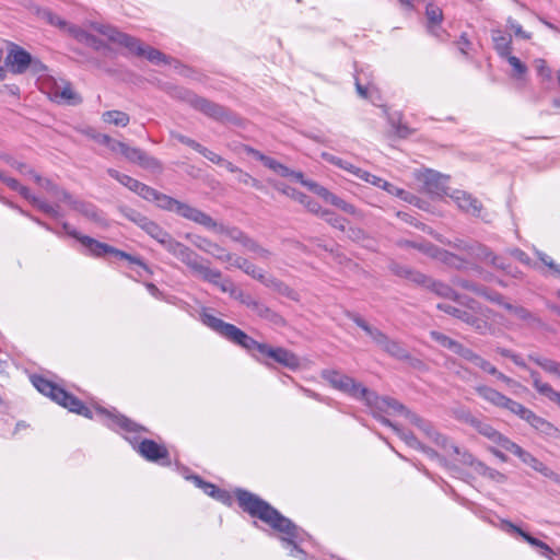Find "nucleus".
<instances>
[{"label": "nucleus", "instance_id": "21", "mask_svg": "<svg viewBox=\"0 0 560 560\" xmlns=\"http://www.w3.org/2000/svg\"><path fill=\"white\" fill-rule=\"evenodd\" d=\"M502 524H503L504 529H506L508 532H513V533L518 534L526 542H528L530 546L537 548L540 551L541 556H544L548 559H551L552 556L555 555V551L547 544L533 537L530 534L523 530L522 528H520L512 522L503 521Z\"/></svg>", "mask_w": 560, "mask_h": 560}, {"label": "nucleus", "instance_id": "15", "mask_svg": "<svg viewBox=\"0 0 560 560\" xmlns=\"http://www.w3.org/2000/svg\"><path fill=\"white\" fill-rule=\"evenodd\" d=\"M121 155L125 156L129 162L137 163L141 167L152 172H161L163 168L162 163L156 158L147 154L139 148H133L126 144Z\"/></svg>", "mask_w": 560, "mask_h": 560}, {"label": "nucleus", "instance_id": "12", "mask_svg": "<svg viewBox=\"0 0 560 560\" xmlns=\"http://www.w3.org/2000/svg\"><path fill=\"white\" fill-rule=\"evenodd\" d=\"M475 392L489 404L498 408L506 409L510 412L516 415L517 417H520L523 409L525 408L524 405L506 397L502 393L487 385H477L475 387Z\"/></svg>", "mask_w": 560, "mask_h": 560}, {"label": "nucleus", "instance_id": "10", "mask_svg": "<svg viewBox=\"0 0 560 560\" xmlns=\"http://www.w3.org/2000/svg\"><path fill=\"white\" fill-rule=\"evenodd\" d=\"M80 243L84 247V250L82 252L84 255L101 258L107 254H112L120 259L128 260L130 264L140 266L145 271H149V267L140 257L132 256L124 250L113 247L106 243H102L93 237L84 235L83 237H80Z\"/></svg>", "mask_w": 560, "mask_h": 560}, {"label": "nucleus", "instance_id": "5", "mask_svg": "<svg viewBox=\"0 0 560 560\" xmlns=\"http://www.w3.org/2000/svg\"><path fill=\"white\" fill-rule=\"evenodd\" d=\"M32 384L34 387L45 396L51 398V400L56 401L58 405L67 408L69 411L83 416L85 418L92 419L94 417L93 411L86 407L83 401L68 393L63 388L59 387L55 383L49 380L40 376L33 375Z\"/></svg>", "mask_w": 560, "mask_h": 560}, {"label": "nucleus", "instance_id": "1", "mask_svg": "<svg viewBox=\"0 0 560 560\" xmlns=\"http://www.w3.org/2000/svg\"><path fill=\"white\" fill-rule=\"evenodd\" d=\"M200 320L222 338L245 349L257 360L260 359L254 354L255 351L262 358L272 359L275 362L293 371L298 370L301 365L299 357L292 351L282 347H271L268 343L258 342L235 325L210 314L207 308L201 311Z\"/></svg>", "mask_w": 560, "mask_h": 560}, {"label": "nucleus", "instance_id": "47", "mask_svg": "<svg viewBox=\"0 0 560 560\" xmlns=\"http://www.w3.org/2000/svg\"><path fill=\"white\" fill-rule=\"evenodd\" d=\"M107 174L112 178L116 179L117 182H119L121 185H124L125 187H127L129 190H131L133 192H135L136 187L139 184L138 179H136L129 175L122 174L114 168H108Z\"/></svg>", "mask_w": 560, "mask_h": 560}, {"label": "nucleus", "instance_id": "59", "mask_svg": "<svg viewBox=\"0 0 560 560\" xmlns=\"http://www.w3.org/2000/svg\"><path fill=\"white\" fill-rule=\"evenodd\" d=\"M265 166L282 177H290L292 174V170H290L289 167H287L285 165L281 164L280 162L272 158H269V160H267Z\"/></svg>", "mask_w": 560, "mask_h": 560}, {"label": "nucleus", "instance_id": "40", "mask_svg": "<svg viewBox=\"0 0 560 560\" xmlns=\"http://www.w3.org/2000/svg\"><path fill=\"white\" fill-rule=\"evenodd\" d=\"M102 119L106 124H112L120 127H126L130 121L129 115L121 110H107L103 113Z\"/></svg>", "mask_w": 560, "mask_h": 560}, {"label": "nucleus", "instance_id": "50", "mask_svg": "<svg viewBox=\"0 0 560 560\" xmlns=\"http://www.w3.org/2000/svg\"><path fill=\"white\" fill-rule=\"evenodd\" d=\"M120 213L128 219L129 221L137 224L140 229L144 225V223L148 221V217L143 215L141 212H139L136 209H132L130 207H120L119 208Z\"/></svg>", "mask_w": 560, "mask_h": 560}, {"label": "nucleus", "instance_id": "38", "mask_svg": "<svg viewBox=\"0 0 560 560\" xmlns=\"http://www.w3.org/2000/svg\"><path fill=\"white\" fill-rule=\"evenodd\" d=\"M261 283L283 296L291 298V299L294 298L293 290L289 285H287L284 282H282L281 280H279L275 277L266 276L265 281H262Z\"/></svg>", "mask_w": 560, "mask_h": 560}, {"label": "nucleus", "instance_id": "35", "mask_svg": "<svg viewBox=\"0 0 560 560\" xmlns=\"http://www.w3.org/2000/svg\"><path fill=\"white\" fill-rule=\"evenodd\" d=\"M190 479L195 482V485L198 488L202 489L206 494H208L212 498H215L221 501H225L229 498V495L225 491L219 489L213 483L202 480V478L199 476H196V475L191 476Z\"/></svg>", "mask_w": 560, "mask_h": 560}, {"label": "nucleus", "instance_id": "31", "mask_svg": "<svg viewBox=\"0 0 560 560\" xmlns=\"http://www.w3.org/2000/svg\"><path fill=\"white\" fill-rule=\"evenodd\" d=\"M493 47L501 58H505L512 54V38L510 35L503 34L500 30L491 32Z\"/></svg>", "mask_w": 560, "mask_h": 560}, {"label": "nucleus", "instance_id": "34", "mask_svg": "<svg viewBox=\"0 0 560 560\" xmlns=\"http://www.w3.org/2000/svg\"><path fill=\"white\" fill-rule=\"evenodd\" d=\"M70 30H71V36L73 38H75L80 43H83V44L92 47L95 50H101L106 47V44L102 39L88 33L86 31L82 30L79 26H75V28H70Z\"/></svg>", "mask_w": 560, "mask_h": 560}, {"label": "nucleus", "instance_id": "45", "mask_svg": "<svg viewBox=\"0 0 560 560\" xmlns=\"http://www.w3.org/2000/svg\"><path fill=\"white\" fill-rule=\"evenodd\" d=\"M453 285L459 287L464 290L470 291L476 293L477 295H480V293H486V287L480 285L474 281L460 278V277H453L451 280Z\"/></svg>", "mask_w": 560, "mask_h": 560}, {"label": "nucleus", "instance_id": "33", "mask_svg": "<svg viewBox=\"0 0 560 560\" xmlns=\"http://www.w3.org/2000/svg\"><path fill=\"white\" fill-rule=\"evenodd\" d=\"M381 348L390 357L399 361H409L412 359L408 350L404 348L400 342L390 339L388 336L384 343H382Z\"/></svg>", "mask_w": 560, "mask_h": 560}, {"label": "nucleus", "instance_id": "54", "mask_svg": "<svg viewBox=\"0 0 560 560\" xmlns=\"http://www.w3.org/2000/svg\"><path fill=\"white\" fill-rule=\"evenodd\" d=\"M438 241L453 248H456L459 252L466 253L467 255H469L472 245V242H468L462 238H455L454 241H451L444 237H438Z\"/></svg>", "mask_w": 560, "mask_h": 560}, {"label": "nucleus", "instance_id": "56", "mask_svg": "<svg viewBox=\"0 0 560 560\" xmlns=\"http://www.w3.org/2000/svg\"><path fill=\"white\" fill-rule=\"evenodd\" d=\"M425 15H427L429 25L440 24L443 20L442 10L432 3H429L427 5Z\"/></svg>", "mask_w": 560, "mask_h": 560}, {"label": "nucleus", "instance_id": "6", "mask_svg": "<svg viewBox=\"0 0 560 560\" xmlns=\"http://www.w3.org/2000/svg\"><path fill=\"white\" fill-rule=\"evenodd\" d=\"M167 252L185 264L194 275L200 277L203 281L218 284V280L222 277L220 270L211 269L207 264H203L202 257L176 240Z\"/></svg>", "mask_w": 560, "mask_h": 560}, {"label": "nucleus", "instance_id": "42", "mask_svg": "<svg viewBox=\"0 0 560 560\" xmlns=\"http://www.w3.org/2000/svg\"><path fill=\"white\" fill-rule=\"evenodd\" d=\"M506 451L516 455L524 464L528 465L533 469L539 460L537 457L522 448L518 444L514 443L513 441L511 442Z\"/></svg>", "mask_w": 560, "mask_h": 560}, {"label": "nucleus", "instance_id": "52", "mask_svg": "<svg viewBox=\"0 0 560 560\" xmlns=\"http://www.w3.org/2000/svg\"><path fill=\"white\" fill-rule=\"evenodd\" d=\"M396 432V434L410 447L418 450L422 447V443L415 436L411 431H406L393 423L390 427Z\"/></svg>", "mask_w": 560, "mask_h": 560}, {"label": "nucleus", "instance_id": "41", "mask_svg": "<svg viewBox=\"0 0 560 560\" xmlns=\"http://www.w3.org/2000/svg\"><path fill=\"white\" fill-rule=\"evenodd\" d=\"M70 207L93 221L100 220L96 207L90 202L74 199Z\"/></svg>", "mask_w": 560, "mask_h": 560}, {"label": "nucleus", "instance_id": "51", "mask_svg": "<svg viewBox=\"0 0 560 560\" xmlns=\"http://www.w3.org/2000/svg\"><path fill=\"white\" fill-rule=\"evenodd\" d=\"M330 205L339 208L346 213L352 214L354 217L361 218L362 213L351 203L347 202L346 200L341 199L340 197L332 194L329 202Z\"/></svg>", "mask_w": 560, "mask_h": 560}, {"label": "nucleus", "instance_id": "16", "mask_svg": "<svg viewBox=\"0 0 560 560\" xmlns=\"http://www.w3.org/2000/svg\"><path fill=\"white\" fill-rule=\"evenodd\" d=\"M31 56L24 48L13 44L5 57V65L14 74L25 73L31 63Z\"/></svg>", "mask_w": 560, "mask_h": 560}, {"label": "nucleus", "instance_id": "63", "mask_svg": "<svg viewBox=\"0 0 560 560\" xmlns=\"http://www.w3.org/2000/svg\"><path fill=\"white\" fill-rule=\"evenodd\" d=\"M509 65L513 68L516 75L521 77L527 71V67L515 56L510 54L504 58Z\"/></svg>", "mask_w": 560, "mask_h": 560}, {"label": "nucleus", "instance_id": "53", "mask_svg": "<svg viewBox=\"0 0 560 560\" xmlns=\"http://www.w3.org/2000/svg\"><path fill=\"white\" fill-rule=\"evenodd\" d=\"M320 217L323 219H325V221L328 224H330L332 228L338 229L341 232H346V225H347L346 219L337 215L336 213H334L327 209L320 212Z\"/></svg>", "mask_w": 560, "mask_h": 560}, {"label": "nucleus", "instance_id": "22", "mask_svg": "<svg viewBox=\"0 0 560 560\" xmlns=\"http://www.w3.org/2000/svg\"><path fill=\"white\" fill-rule=\"evenodd\" d=\"M423 250L448 267L460 270L466 266V260L463 257L434 245H429Z\"/></svg>", "mask_w": 560, "mask_h": 560}, {"label": "nucleus", "instance_id": "43", "mask_svg": "<svg viewBox=\"0 0 560 560\" xmlns=\"http://www.w3.org/2000/svg\"><path fill=\"white\" fill-rule=\"evenodd\" d=\"M520 320L525 322L529 326L542 327V320L527 308L517 305L515 313L513 314Z\"/></svg>", "mask_w": 560, "mask_h": 560}, {"label": "nucleus", "instance_id": "3", "mask_svg": "<svg viewBox=\"0 0 560 560\" xmlns=\"http://www.w3.org/2000/svg\"><path fill=\"white\" fill-rule=\"evenodd\" d=\"M95 413L106 419V424L113 430H120L126 434V439L130 443H138L137 452L147 460L153 463H160L162 465H171L170 453L164 445L158 444L155 441L150 439H143L139 441V434L148 432V430L116 411H109L102 407L95 408Z\"/></svg>", "mask_w": 560, "mask_h": 560}, {"label": "nucleus", "instance_id": "18", "mask_svg": "<svg viewBox=\"0 0 560 560\" xmlns=\"http://www.w3.org/2000/svg\"><path fill=\"white\" fill-rule=\"evenodd\" d=\"M190 240H191V243L197 248H199L200 250H202L209 255H212L218 260L230 262L233 259L232 254L228 253L222 246H220L217 243H213L212 241H210L206 237L196 235V236L191 237Z\"/></svg>", "mask_w": 560, "mask_h": 560}, {"label": "nucleus", "instance_id": "17", "mask_svg": "<svg viewBox=\"0 0 560 560\" xmlns=\"http://www.w3.org/2000/svg\"><path fill=\"white\" fill-rule=\"evenodd\" d=\"M427 288L438 296L450 299L459 303L460 305L472 308L471 303H474V300L468 296L460 295L450 284L431 279Z\"/></svg>", "mask_w": 560, "mask_h": 560}, {"label": "nucleus", "instance_id": "64", "mask_svg": "<svg viewBox=\"0 0 560 560\" xmlns=\"http://www.w3.org/2000/svg\"><path fill=\"white\" fill-rule=\"evenodd\" d=\"M537 256H538L539 260L544 265H546L556 277L560 278V265L556 264L552 260V258L550 256L546 255L545 253L537 252Z\"/></svg>", "mask_w": 560, "mask_h": 560}, {"label": "nucleus", "instance_id": "4", "mask_svg": "<svg viewBox=\"0 0 560 560\" xmlns=\"http://www.w3.org/2000/svg\"><path fill=\"white\" fill-rule=\"evenodd\" d=\"M91 26L100 34L106 36L110 42L126 47L136 56L145 57L153 63L168 62V57L165 54L150 46H144L140 39L122 33L112 25L92 23Z\"/></svg>", "mask_w": 560, "mask_h": 560}, {"label": "nucleus", "instance_id": "60", "mask_svg": "<svg viewBox=\"0 0 560 560\" xmlns=\"http://www.w3.org/2000/svg\"><path fill=\"white\" fill-rule=\"evenodd\" d=\"M30 176L34 179V182L44 188L47 192L52 194L57 185L52 183L48 178H43L40 175H38L34 170H28Z\"/></svg>", "mask_w": 560, "mask_h": 560}, {"label": "nucleus", "instance_id": "30", "mask_svg": "<svg viewBox=\"0 0 560 560\" xmlns=\"http://www.w3.org/2000/svg\"><path fill=\"white\" fill-rule=\"evenodd\" d=\"M420 179L430 194L440 195L444 189L445 180L436 172L428 170L421 175Z\"/></svg>", "mask_w": 560, "mask_h": 560}, {"label": "nucleus", "instance_id": "8", "mask_svg": "<svg viewBox=\"0 0 560 560\" xmlns=\"http://www.w3.org/2000/svg\"><path fill=\"white\" fill-rule=\"evenodd\" d=\"M359 400L364 401L365 405L372 409L374 418L387 427H392L393 422L383 417L382 413H387L390 410L394 412L404 413L406 410V407L398 400L388 396H378L375 392L370 390L365 386L363 389H361Z\"/></svg>", "mask_w": 560, "mask_h": 560}, {"label": "nucleus", "instance_id": "61", "mask_svg": "<svg viewBox=\"0 0 560 560\" xmlns=\"http://www.w3.org/2000/svg\"><path fill=\"white\" fill-rule=\"evenodd\" d=\"M304 185L308 187L317 196L322 197L326 202H329L332 192H330L327 188L315 182L304 183Z\"/></svg>", "mask_w": 560, "mask_h": 560}, {"label": "nucleus", "instance_id": "58", "mask_svg": "<svg viewBox=\"0 0 560 560\" xmlns=\"http://www.w3.org/2000/svg\"><path fill=\"white\" fill-rule=\"evenodd\" d=\"M135 192L148 201H154L159 191L139 182L138 186L135 189Z\"/></svg>", "mask_w": 560, "mask_h": 560}, {"label": "nucleus", "instance_id": "26", "mask_svg": "<svg viewBox=\"0 0 560 560\" xmlns=\"http://www.w3.org/2000/svg\"><path fill=\"white\" fill-rule=\"evenodd\" d=\"M252 312H254L258 317L268 320L269 323L276 326H283L285 324L283 317L279 315L277 312L271 310L261 301L254 299L248 307Z\"/></svg>", "mask_w": 560, "mask_h": 560}, {"label": "nucleus", "instance_id": "49", "mask_svg": "<svg viewBox=\"0 0 560 560\" xmlns=\"http://www.w3.org/2000/svg\"><path fill=\"white\" fill-rule=\"evenodd\" d=\"M32 205L51 218L58 219L61 217V212L59 210L58 205H55V206L50 205L47 201H45L44 199H40L38 197H36V199H34Z\"/></svg>", "mask_w": 560, "mask_h": 560}, {"label": "nucleus", "instance_id": "23", "mask_svg": "<svg viewBox=\"0 0 560 560\" xmlns=\"http://www.w3.org/2000/svg\"><path fill=\"white\" fill-rule=\"evenodd\" d=\"M456 205L459 209L463 211L470 213L471 215L479 217L482 205L481 202L472 197L470 194L463 191V190H456L454 195L452 196Z\"/></svg>", "mask_w": 560, "mask_h": 560}, {"label": "nucleus", "instance_id": "27", "mask_svg": "<svg viewBox=\"0 0 560 560\" xmlns=\"http://www.w3.org/2000/svg\"><path fill=\"white\" fill-rule=\"evenodd\" d=\"M36 15L44 20L46 23H48L51 26H55L59 28L61 32H65L71 36V30L75 28L77 25H73L66 20H63L61 16L55 14L50 9L48 8H36L35 10Z\"/></svg>", "mask_w": 560, "mask_h": 560}, {"label": "nucleus", "instance_id": "24", "mask_svg": "<svg viewBox=\"0 0 560 560\" xmlns=\"http://www.w3.org/2000/svg\"><path fill=\"white\" fill-rule=\"evenodd\" d=\"M472 428L491 442L500 445L505 451L512 442L509 438L497 431L490 423L485 422L481 419H478Z\"/></svg>", "mask_w": 560, "mask_h": 560}, {"label": "nucleus", "instance_id": "2", "mask_svg": "<svg viewBox=\"0 0 560 560\" xmlns=\"http://www.w3.org/2000/svg\"><path fill=\"white\" fill-rule=\"evenodd\" d=\"M235 494L238 505L244 512L280 533L281 539L292 546L290 555L305 560L306 553L299 547V542L303 541L306 536L302 528L258 495L243 489H237Z\"/></svg>", "mask_w": 560, "mask_h": 560}, {"label": "nucleus", "instance_id": "25", "mask_svg": "<svg viewBox=\"0 0 560 560\" xmlns=\"http://www.w3.org/2000/svg\"><path fill=\"white\" fill-rule=\"evenodd\" d=\"M148 235L159 242L166 250L175 242V238L156 222L148 219L144 225L141 228Z\"/></svg>", "mask_w": 560, "mask_h": 560}, {"label": "nucleus", "instance_id": "62", "mask_svg": "<svg viewBox=\"0 0 560 560\" xmlns=\"http://www.w3.org/2000/svg\"><path fill=\"white\" fill-rule=\"evenodd\" d=\"M508 27L514 33L515 36L523 39H530V33L523 30L522 25L518 24L514 19L509 18L506 20Z\"/></svg>", "mask_w": 560, "mask_h": 560}, {"label": "nucleus", "instance_id": "57", "mask_svg": "<svg viewBox=\"0 0 560 560\" xmlns=\"http://www.w3.org/2000/svg\"><path fill=\"white\" fill-rule=\"evenodd\" d=\"M135 192L148 201H154L159 191L139 182L138 186L135 189Z\"/></svg>", "mask_w": 560, "mask_h": 560}, {"label": "nucleus", "instance_id": "55", "mask_svg": "<svg viewBox=\"0 0 560 560\" xmlns=\"http://www.w3.org/2000/svg\"><path fill=\"white\" fill-rule=\"evenodd\" d=\"M430 336L439 345H441L442 347H444V348H446V349H448V350H451L453 352H454V350H455V348H456V346L458 343V341L450 338L448 336H446V335H444V334H442L440 331L433 330V331L430 332Z\"/></svg>", "mask_w": 560, "mask_h": 560}, {"label": "nucleus", "instance_id": "48", "mask_svg": "<svg viewBox=\"0 0 560 560\" xmlns=\"http://www.w3.org/2000/svg\"><path fill=\"white\" fill-rule=\"evenodd\" d=\"M529 360L535 362L537 365H539L541 369H544L546 372L558 374L560 376V363L547 358H541L537 355H529Z\"/></svg>", "mask_w": 560, "mask_h": 560}, {"label": "nucleus", "instance_id": "20", "mask_svg": "<svg viewBox=\"0 0 560 560\" xmlns=\"http://www.w3.org/2000/svg\"><path fill=\"white\" fill-rule=\"evenodd\" d=\"M502 524H503L504 529H506L508 532H513V533L518 534L526 542H528L530 546L537 548L540 551L541 556H544L548 559H551L552 556L555 555V551L547 544L533 537L530 534L523 530L522 528H520L512 522L503 521Z\"/></svg>", "mask_w": 560, "mask_h": 560}, {"label": "nucleus", "instance_id": "44", "mask_svg": "<svg viewBox=\"0 0 560 560\" xmlns=\"http://www.w3.org/2000/svg\"><path fill=\"white\" fill-rule=\"evenodd\" d=\"M242 246L249 253L255 254L258 258L268 259L271 256L270 250L262 247L258 242L247 235Z\"/></svg>", "mask_w": 560, "mask_h": 560}, {"label": "nucleus", "instance_id": "37", "mask_svg": "<svg viewBox=\"0 0 560 560\" xmlns=\"http://www.w3.org/2000/svg\"><path fill=\"white\" fill-rule=\"evenodd\" d=\"M385 191H387L389 195H393V196H396L397 198L408 202V203H411V205H417L418 201H419V198L415 195H412L411 192L402 189V188H399L395 185H393L392 183L385 180V184H383V188Z\"/></svg>", "mask_w": 560, "mask_h": 560}, {"label": "nucleus", "instance_id": "36", "mask_svg": "<svg viewBox=\"0 0 560 560\" xmlns=\"http://www.w3.org/2000/svg\"><path fill=\"white\" fill-rule=\"evenodd\" d=\"M474 304H475V302L471 303V306H474ZM436 307L440 311H442V312H444V313H446V314H448V315H451V316H453V317H455V318H457V319H459V320H462L464 323L469 322L471 319V312L469 311L470 308L468 306H466L468 308V310H466V308H462V307H457V306L451 305L448 303H439L436 305ZM474 308L475 307H472L471 310H474Z\"/></svg>", "mask_w": 560, "mask_h": 560}, {"label": "nucleus", "instance_id": "19", "mask_svg": "<svg viewBox=\"0 0 560 560\" xmlns=\"http://www.w3.org/2000/svg\"><path fill=\"white\" fill-rule=\"evenodd\" d=\"M502 524H503L504 529H506L508 532H513V533L518 534L526 542H528L530 546L537 548L540 551L541 556H544L548 559H551L552 556L555 555V551L547 544L533 537L530 534L523 530L522 528H520L512 522L503 521Z\"/></svg>", "mask_w": 560, "mask_h": 560}, {"label": "nucleus", "instance_id": "46", "mask_svg": "<svg viewBox=\"0 0 560 560\" xmlns=\"http://www.w3.org/2000/svg\"><path fill=\"white\" fill-rule=\"evenodd\" d=\"M468 256L476 258L480 261L490 262V260H491L492 256H494V254L487 246L481 245L477 242H472V245H471Z\"/></svg>", "mask_w": 560, "mask_h": 560}, {"label": "nucleus", "instance_id": "13", "mask_svg": "<svg viewBox=\"0 0 560 560\" xmlns=\"http://www.w3.org/2000/svg\"><path fill=\"white\" fill-rule=\"evenodd\" d=\"M520 418L526 421L547 441H560V429L547 419L536 415L534 411L525 407Z\"/></svg>", "mask_w": 560, "mask_h": 560}, {"label": "nucleus", "instance_id": "7", "mask_svg": "<svg viewBox=\"0 0 560 560\" xmlns=\"http://www.w3.org/2000/svg\"><path fill=\"white\" fill-rule=\"evenodd\" d=\"M174 96L188 103L195 109L203 113L217 121L231 124H237L238 121L237 117L226 107L213 103L205 97L198 96L192 91L187 89L176 88L174 91Z\"/></svg>", "mask_w": 560, "mask_h": 560}, {"label": "nucleus", "instance_id": "28", "mask_svg": "<svg viewBox=\"0 0 560 560\" xmlns=\"http://www.w3.org/2000/svg\"><path fill=\"white\" fill-rule=\"evenodd\" d=\"M209 220L212 222L210 224H201L208 230H212L215 233L225 234L229 238L234 242L240 243L241 245L244 243L247 234H245L242 230L236 226H225L223 224L218 223L214 219L209 215Z\"/></svg>", "mask_w": 560, "mask_h": 560}, {"label": "nucleus", "instance_id": "14", "mask_svg": "<svg viewBox=\"0 0 560 560\" xmlns=\"http://www.w3.org/2000/svg\"><path fill=\"white\" fill-rule=\"evenodd\" d=\"M404 412L406 417L410 420V422L418 427L421 431H423L438 446H441L444 450L450 447V450H452L453 453H459V448L454 444H448L446 436L436 432L430 422L422 419L418 415L408 411L407 409Z\"/></svg>", "mask_w": 560, "mask_h": 560}, {"label": "nucleus", "instance_id": "29", "mask_svg": "<svg viewBox=\"0 0 560 560\" xmlns=\"http://www.w3.org/2000/svg\"><path fill=\"white\" fill-rule=\"evenodd\" d=\"M530 378L533 381L534 388L541 395L548 398L551 402L556 404L560 408V392H557L548 383L541 382L538 372L530 370Z\"/></svg>", "mask_w": 560, "mask_h": 560}, {"label": "nucleus", "instance_id": "9", "mask_svg": "<svg viewBox=\"0 0 560 560\" xmlns=\"http://www.w3.org/2000/svg\"><path fill=\"white\" fill-rule=\"evenodd\" d=\"M154 202L159 208L166 211L175 212L179 217L192 221L197 224L212 223L209 220V214H207L206 212L160 191L158 192Z\"/></svg>", "mask_w": 560, "mask_h": 560}, {"label": "nucleus", "instance_id": "39", "mask_svg": "<svg viewBox=\"0 0 560 560\" xmlns=\"http://www.w3.org/2000/svg\"><path fill=\"white\" fill-rule=\"evenodd\" d=\"M55 97L62 100L69 105H77L81 103V97L72 90L70 83H66L62 88H57Z\"/></svg>", "mask_w": 560, "mask_h": 560}, {"label": "nucleus", "instance_id": "11", "mask_svg": "<svg viewBox=\"0 0 560 560\" xmlns=\"http://www.w3.org/2000/svg\"><path fill=\"white\" fill-rule=\"evenodd\" d=\"M320 375L331 387L355 399H359L361 389L364 387L361 383L337 370H323Z\"/></svg>", "mask_w": 560, "mask_h": 560}, {"label": "nucleus", "instance_id": "32", "mask_svg": "<svg viewBox=\"0 0 560 560\" xmlns=\"http://www.w3.org/2000/svg\"><path fill=\"white\" fill-rule=\"evenodd\" d=\"M230 264L232 266L243 270L246 275L250 276L252 278H254L260 282L265 281V277H266L265 272L261 269H259L258 267H256L248 259L233 255V259H232V261H230Z\"/></svg>", "mask_w": 560, "mask_h": 560}]
</instances>
